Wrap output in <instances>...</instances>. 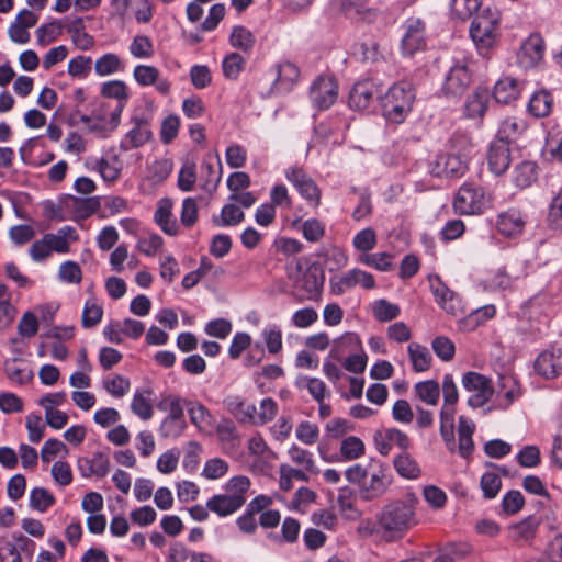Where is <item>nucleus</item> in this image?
<instances>
[{
  "instance_id": "obj_1",
  "label": "nucleus",
  "mask_w": 562,
  "mask_h": 562,
  "mask_svg": "<svg viewBox=\"0 0 562 562\" xmlns=\"http://www.w3.org/2000/svg\"><path fill=\"white\" fill-rule=\"evenodd\" d=\"M415 496L386 504L378 516V524L387 541L401 538L416 525Z\"/></svg>"
},
{
  "instance_id": "obj_2",
  "label": "nucleus",
  "mask_w": 562,
  "mask_h": 562,
  "mask_svg": "<svg viewBox=\"0 0 562 562\" xmlns=\"http://www.w3.org/2000/svg\"><path fill=\"white\" fill-rule=\"evenodd\" d=\"M414 101L415 90L412 83L395 82L380 98L382 115L390 123L401 124L412 111Z\"/></svg>"
},
{
  "instance_id": "obj_3",
  "label": "nucleus",
  "mask_w": 562,
  "mask_h": 562,
  "mask_svg": "<svg viewBox=\"0 0 562 562\" xmlns=\"http://www.w3.org/2000/svg\"><path fill=\"white\" fill-rule=\"evenodd\" d=\"M452 206L459 215H477L487 209L488 199L483 187L465 182L457 191Z\"/></svg>"
},
{
  "instance_id": "obj_4",
  "label": "nucleus",
  "mask_w": 562,
  "mask_h": 562,
  "mask_svg": "<svg viewBox=\"0 0 562 562\" xmlns=\"http://www.w3.org/2000/svg\"><path fill=\"white\" fill-rule=\"evenodd\" d=\"M393 481L387 464L379 461H370V471L359 487V494L364 501H372L386 493Z\"/></svg>"
},
{
  "instance_id": "obj_5",
  "label": "nucleus",
  "mask_w": 562,
  "mask_h": 562,
  "mask_svg": "<svg viewBox=\"0 0 562 562\" xmlns=\"http://www.w3.org/2000/svg\"><path fill=\"white\" fill-rule=\"evenodd\" d=\"M461 382L463 389L471 393L468 405L472 408L483 407L495 393L491 380L479 372L464 373Z\"/></svg>"
},
{
  "instance_id": "obj_6",
  "label": "nucleus",
  "mask_w": 562,
  "mask_h": 562,
  "mask_svg": "<svg viewBox=\"0 0 562 562\" xmlns=\"http://www.w3.org/2000/svg\"><path fill=\"white\" fill-rule=\"evenodd\" d=\"M472 71L467 60H457L445 76L441 91L447 98H459L469 88Z\"/></svg>"
},
{
  "instance_id": "obj_7",
  "label": "nucleus",
  "mask_w": 562,
  "mask_h": 562,
  "mask_svg": "<svg viewBox=\"0 0 562 562\" xmlns=\"http://www.w3.org/2000/svg\"><path fill=\"white\" fill-rule=\"evenodd\" d=\"M544 53L543 37L539 33H532L521 43L517 53V64L522 69H533L542 63Z\"/></svg>"
},
{
  "instance_id": "obj_8",
  "label": "nucleus",
  "mask_w": 562,
  "mask_h": 562,
  "mask_svg": "<svg viewBox=\"0 0 562 562\" xmlns=\"http://www.w3.org/2000/svg\"><path fill=\"white\" fill-rule=\"evenodd\" d=\"M495 394L496 397L494 404L487 408V412H491L492 409H508L518 398L521 397L522 391L519 382L514 375L501 374L498 376Z\"/></svg>"
},
{
  "instance_id": "obj_9",
  "label": "nucleus",
  "mask_w": 562,
  "mask_h": 562,
  "mask_svg": "<svg viewBox=\"0 0 562 562\" xmlns=\"http://www.w3.org/2000/svg\"><path fill=\"white\" fill-rule=\"evenodd\" d=\"M468 169V160L464 155L445 153L439 154L431 164L430 172L438 178H459Z\"/></svg>"
},
{
  "instance_id": "obj_10",
  "label": "nucleus",
  "mask_w": 562,
  "mask_h": 562,
  "mask_svg": "<svg viewBox=\"0 0 562 562\" xmlns=\"http://www.w3.org/2000/svg\"><path fill=\"white\" fill-rule=\"evenodd\" d=\"M358 284L366 290H371L375 288V280L371 273L357 268L330 279L331 291L337 295L344 294Z\"/></svg>"
},
{
  "instance_id": "obj_11",
  "label": "nucleus",
  "mask_w": 562,
  "mask_h": 562,
  "mask_svg": "<svg viewBox=\"0 0 562 562\" xmlns=\"http://www.w3.org/2000/svg\"><path fill=\"white\" fill-rule=\"evenodd\" d=\"M285 178L295 187L301 196L305 199L311 205H319L321 190L315 181L302 168H289L285 171Z\"/></svg>"
},
{
  "instance_id": "obj_12",
  "label": "nucleus",
  "mask_w": 562,
  "mask_h": 562,
  "mask_svg": "<svg viewBox=\"0 0 562 562\" xmlns=\"http://www.w3.org/2000/svg\"><path fill=\"white\" fill-rule=\"evenodd\" d=\"M338 97V86L333 78H317L310 91V98L315 108L318 110L329 109Z\"/></svg>"
},
{
  "instance_id": "obj_13",
  "label": "nucleus",
  "mask_w": 562,
  "mask_h": 562,
  "mask_svg": "<svg viewBox=\"0 0 562 562\" xmlns=\"http://www.w3.org/2000/svg\"><path fill=\"white\" fill-rule=\"evenodd\" d=\"M429 284L437 304L451 315H457L462 311V301L460 296L449 289L438 276L429 277Z\"/></svg>"
},
{
  "instance_id": "obj_14",
  "label": "nucleus",
  "mask_w": 562,
  "mask_h": 562,
  "mask_svg": "<svg viewBox=\"0 0 562 562\" xmlns=\"http://www.w3.org/2000/svg\"><path fill=\"white\" fill-rule=\"evenodd\" d=\"M524 314L527 316V323L521 327L524 334L529 335L532 339H538L546 335L550 316L541 305L537 302H530Z\"/></svg>"
},
{
  "instance_id": "obj_15",
  "label": "nucleus",
  "mask_w": 562,
  "mask_h": 562,
  "mask_svg": "<svg viewBox=\"0 0 562 562\" xmlns=\"http://www.w3.org/2000/svg\"><path fill=\"white\" fill-rule=\"evenodd\" d=\"M405 33L402 38V50L405 55L414 53L425 47V24L418 18H409L404 24Z\"/></svg>"
},
{
  "instance_id": "obj_16",
  "label": "nucleus",
  "mask_w": 562,
  "mask_h": 562,
  "mask_svg": "<svg viewBox=\"0 0 562 562\" xmlns=\"http://www.w3.org/2000/svg\"><path fill=\"white\" fill-rule=\"evenodd\" d=\"M512 161L509 142L499 137L491 143L487 153V164L490 170L496 175H503L509 167Z\"/></svg>"
},
{
  "instance_id": "obj_17",
  "label": "nucleus",
  "mask_w": 562,
  "mask_h": 562,
  "mask_svg": "<svg viewBox=\"0 0 562 562\" xmlns=\"http://www.w3.org/2000/svg\"><path fill=\"white\" fill-rule=\"evenodd\" d=\"M535 371L546 379H554L562 374V349L551 348L542 351L535 361Z\"/></svg>"
},
{
  "instance_id": "obj_18",
  "label": "nucleus",
  "mask_w": 562,
  "mask_h": 562,
  "mask_svg": "<svg viewBox=\"0 0 562 562\" xmlns=\"http://www.w3.org/2000/svg\"><path fill=\"white\" fill-rule=\"evenodd\" d=\"M379 93L378 85L370 79L353 85L349 92V106L355 110H366Z\"/></svg>"
},
{
  "instance_id": "obj_19",
  "label": "nucleus",
  "mask_w": 562,
  "mask_h": 562,
  "mask_svg": "<svg viewBox=\"0 0 562 562\" xmlns=\"http://www.w3.org/2000/svg\"><path fill=\"white\" fill-rule=\"evenodd\" d=\"M135 81L142 86H155L156 90L167 95L170 92V82L167 78L160 77L159 70L150 65H137L133 70Z\"/></svg>"
},
{
  "instance_id": "obj_20",
  "label": "nucleus",
  "mask_w": 562,
  "mask_h": 562,
  "mask_svg": "<svg viewBox=\"0 0 562 562\" xmlns=\"http://www.w3.org/2000/svg\"><path fill=\"white\" fill-rule=\"evenodd\" d=\"M525 223L526 222L520 211L509 209L497 215L495 227L503 236L514 237L522 233Z\"/></svg>"
},
{
  "instance_id": "obj_21",
  "label": "nucleus",
  "mask_w": 562,
  "mask_h": 562,
  "mask_svg": "<svg viewBox=\"0 0 562 562\" xmlns=\"http://www.w3.org/2000/svg\"><path fill=\"white\" fill-rule=\"evenodd\" d=\"M324 280L323 271L318 267L312 266L306 269L297 281V288L306 293L305 299L316 300L323 290Z\"/></svg>"
},
{
  "instance_id": "obj_22",
  "label": "nucleus",
  "mask_w": 562,
  "mask_h": 562,
  "mask_svg": "<svg viewBox=\"0 0 562 562\" xmlns=\"http://www.w3.org/2000/svg\"><path fill=\"white\" fill-rule=\"evenodd\" d=\"M224 406L240 423H251L255 420L257 408L254 404H248L239 395H227Z\"/></svg>"
},
{
  "instance_id": "obj_23",
  "label": "nucleus",
  "mask_w": 562,
  "mask_h": 562,
  "mask_svg": "<svg viewBox=\"0 0 562 562\" xmlns=\"http://www.w3.org/2000/svg\"><path fill=\"white\" fill-rule=\"evenodd\" d=\"M470 36L476 45L488 47L494 43L495 26L486 18H476L471 23Z\"/></svg>"
},
{
  "instance_id": "obj_24",
  "label": "nucleus",
  "mask_w": 562,
  "mask_h": 562,
  "mask_svg": "<svg viewBox=\"0 0 562 562\" xmlns=\"http://www.w3.org/2000/svg\"><path fill=\"white\" fill-rule=\"evenodd\" d=\"M206 506L210 512L220 517L229 516L241 508L240 501L237 497L228 496L226 493L213 495L207 499Z\"/></svg>"
},
{
  "instance_id": "obj_25",
  "label": "nucleus",
  "mask_w": 562,
  "mask_h": 562,
  "mask_svg": "<svg viewBox=\"0 0 562 562\" xmlns=\"http://www.w3.org/2000/svg\"><path fill=\"white\" fill-rule=\"evenodd\" d=\"M276 71L273 88L279 92H289L300 77L299 68L292 63L278 65Z\"/></svg>"
},
{
  "instance_id": "obj_26",
  "label": "nucleus",
  "mask_w": 562,
  "mask_h": 562,
  "mask_svg": "<svg viewBox=\"0 0 562 562\" xmlns=\"http://www.w3.org/2000/svg\"><path fill=\"white\" fill-rule=\"evenodd\" d=\"M519 94V81L512 77L502 78L494 86L493 95L498 103L509 104L515 101Z\"/></svg>"
},
{
  "instance_id": "obj_27",
  "label": "nucleus",
  "mask_w": 562,
  "mask_h": 562,
  "mask_svg": "<svg viewBox=\"0 0 562 562\" xmlns=\"http://www.w3.org/2000/svg\"><path fill=\"white\" fill-rule=\"evenodd\" d=\"M490 93L486 89H476L468 97L464 111L470 119H482L487 110Z\"/></svg>"
},
{
  "instance_id": "obj_28",
  "label": "nucleus",
  "mask_w": 562,
  "mask_h": 562,
  "mask_svg": "<svg viewBox=\"0 0 562 562\" xmlns=\"http://www.w3.org/2000/svg\"><path fill=\"white\" fill-rule=\"evenodd\" d=\"M552 108L553 97L550 91L544 89L536 91L528 102V112L535 117L548 116Z\"/></svg>"
},
{
  "instance_id": "obj_29",
  "label": "nucleus",
  "mask_w": 562,
  "mask_h": 562,
  "mask_svg": "<svg viewBox=\"0 0 562 562\" xmlns=\"http://www.w3.org/2000/svg\"><path fill=\"white\" fill-rule=\"evenodd\" d=\"M538 166L533 161H521L515 166L513 181L517 188L525 189L530 187L537 179Z\"/></svg>"
},
{
  "instance_id": "obj_30",
  "label": "nucleus",
  "mask_w": 562,
  "mask_h": 562,
  "mask_svg": "<svg viewBox=\"0 0 562 562\" xmlns=\"http://www.w3.org/2000/svg\"><path fill=\"white\" fill-rule=\"evenodd\" d=\"M414 394L420 402L435 406L439 402L440 386L435 380H426L417 382L414 385Z\"/></svg>"
},
{
  "instance_id": "obj_31",
  "label": "nucleus",
  "mask_w": 562,
  "mask_h": 562,
  "mask_svg": "<svg viewBox=\"0 0 562 562\" xmlns=\"http://www.w3.org/2000/svg\"><path fill=\"white\" fill-rule=\"evenodd\" d=\"M188 414L191 423L200 430L205 431L213 425V416L209 408L198 402H189Z\"/></svg>"
},
{
  "instance_id": "obj_32",
  "label": "nucleus",
  "mask_w": 562,
  "mask_h": 562,
  "mask_svg": "<svg viewBox=\"0 0 562 562\" xmlns=\"http://www.w3.org/2000/svg\"><path fill=\"white\" fill-rule=\"evenodd\" d=\"M366 453V446L362 439L357 436H348L340 442L339 454L342 461H353Z\"/></svg>"
},
{
  "instance_id": "obj_33",
  "label": "nucleus",
  "mask_w": 562,
  "mask_h": 562,
  "mask_svg": "<svg viewBox=\"0 0 562 562\" xmlns=\"http://www.w3.org/2000/svg\"><path fill=\"white\" fill-rule=\"evenodd\" d=\"M539 526V520L533 516H528L510 529L514 541L519 543L529 542L533 539Z\"/></svg>"
},
{
  "instance_id": "obj_34",
  "label": "nucleus",
  "mask_w": 562,
  "mask_h": 562,
  "mask_svg": "<svg viewBox=\"0 0 562 562\" xmlns=\"http://www.w3.org/2000/svg\"><path fill=\"white\" fill-rule=\"evenodd\" d=\"M124 68V63L121 60L119 55L114 53H106L99 57L94 63L95 74L100 77H105L123 71Z\"/></svg>"
},
{
  "instance_id": "obj_35",
  "label": "nucleus",
  "mask_w": 562,
  "mask_h": 562,
  "mask_svg": "<svg viewBox=\"0 0 562 562\" xmlns=\"http://www.w3.org/2000/svg\"><path fill=\"white\" fill-rule=\"evenodd\" d=\"M407 351L414 371L424 372L430 368L432 358L429 350L425 346H422L417 342H412L408 346Z\"/></svg>"
},
{
  "instance_id": "obj_36",
  "label": "nucleus",
  "mask_w": 562,
  "mask_h": 562,
  "mask_svg": "<svg viewBox=\"0 0 562 562\" xmlns=\"http://www.w3.org/2000/svg\"><path fill=\"white\" fill-rule=\"evenodd\" d=\"M67 204L71 206L78 217L87 218L100 209V200L93 198L67 196Z\"/></svg>"
},
{
  "instance_id": "obj_37",
  "label": "nucleus",
  "mask_w": 562,
  "mask_h": 562,
  "mask_svg": "<svg viewBox=\"0 0 562 562\" xmlns=\"http://www.w3.org/2000/svg\"><path fill=\"white\" fill-rule=\"evenodd\" d=\"M153 136L151 130H142L133 126L121 139L120 148L123 151H128L138 148L146 144Z\"/></svg>"
},
{
  "instance_id": "obj_38",
  "label": "nucleus",
  "mask_w": 562,
  "mask_h": 562,
  "mask_svg": "<svg viewBox=\"0 0 562 562\" xmlns=\"http://www.w3.org/2000/svg\"><path fill=\"white\" fill-rule=\"evenodd\" d=\"M394 469L402 477L414 480L420 475L417 462L404 451L393 460Z\"/></svg>"
},
{
  "instance_id": "obj_39",
  "label": "nucleus",
  "mask_w": 562,
  "mask_h": 562,
  "mask_svg": "<svg viewBox=\"0 0 562 562\" xmlns=\"http://www.w3.org/2000/svg\"><path fill=\"white\" fill-rule=\"evenodd\" d=\"M361 347V340L355 333H345L334 340L331 356L340 358L347 351H356Z\"/></svg>"
},
{
  "instance_id": "obj_40",
  "label": "nucleus",
  "mask_w": 562,
  "mask_h": 562,
  "mask_svg": "<svg viewBox=\"0 0 562 562\" xmlns=\"http://www.w3.org/2000/svg\"><path fill=\"white\" fill-rule=\"evenodd\" d=\"M244 218L245 214L239 206L235 204H226L223 206L221 215L213 218V223L218 227L234 226L241 223Z\"/></svg>"
},
{
  "instance_id": "obj_41",
  "label": "nucleus",
  "mask_w": 562,
  "mask_h": 562,
  "mask_svg": "<svg viewBox=\"0 0 562 562\" xmlns=\"http://www.w3.org/2000/svg\"><path fill=\"white\" fill-rule=\"evenodd\" d=\"M250 487V480L245 475H237L232 477L225 485V491L228 496L237 497L240 501V506L246 503V493Z\"/></svg>"
},
{
  "instance_id": "obj_42",
  "label": "nucleus",
  "mask_w": 562,
  "mask_h": 562,
  "mask_svg": "<svg viewBox=\"0 0 562 562\" xmlns=\"http://www.w3.org/2000/svg\"><path fill=\"white\" fill-rule=\"evenodd\" d=\"M547 222L551 229L562 231V187L549 204Z\"/></svg>"
},
{
  "instance_id": "obj_43",
  "label": "nucleus",
  "mask_w": 562,
  "mask_h": 562,
  "mask_svg": "<svg viewBox=\"0 0 562 562\" xmlns=\"http://www.w3.org/2000/svg\"><path fill=\"white\" fill-rule=\"evenodd\" d=\"M55 503L54 495L43 487H34L30 492V506L40 513H45Z\"/></svg>"
},
{
  "instance_id": "obj_44",
  "label": "nucleus",
  "mask_w": 562,
  "mask_h": 562,
  "mask_svg": "<svg viewBox=\"0 0 562 562\" xmlns=\"http://www.w3.org/2000/svg\"><path fill=\"white\" fill-rule=\"evenodd\" d=\"M229 41L233 47L248 52L255 44V36L248 29L238 25L233 29Z\"/></svg>"
},
{
  "instance_id": "obj_45",
  "label": "nucleus",
  "mask_w": 562,
  "mask_h": 562,
  "mask_svg": "<svg viewBox=\"0 0 562 562\" xmlns=\"http://www.w3.org/2000/svg\"><path fill=\"white\" fill-rule=\"evenodd\" d=\"M101 94L117 100L119 104H125L128 99L127 86L122 80L104 82L101 87Z\"/></svg>"
},
{
  "instance_id": "obj_46",
  "label": "nucleus",
  "mask_w": 562,
  "mask_h": 562,
  "mask_svg": "<svg viewBox=\"0 0 562 562\" xmlns=\"http://www.w3.org/2000/svg\"><path fill=\"white\" fill-rule=\"evenodd\" d=\"M4 373L12 383L19 385H24L31 382L34 376L32 370L26 367L16 366L15 361H5Z\"/></svg>"
},
{
  "instance_id": "obj_47",
  "label": "nucleus",
  "mask_w": 562,
  "mask_h": 562,
  "mask_svg": "<svg viewBox=\"0 0 562 562\" xmlns=\"http://www.w3.org/2000/svg\"><path fill=\"white\" fill-rule=\"evenodd\" d=\"M442 395L443 405L441 409H447L456 413L454 405L458 403L459 393L454 383L452 374H445L442 379Z\"/></svg>"
},
{
  "instance_id": "obj_48",
  "label": "nucleus",
  "mask_w": 562,
  "mask_h": 562,
  "mask_svg": "<svg viewBox=\"0 0 562 562\" xmlns=\"http://www.w3.org/2000/svg\"><path fill=\"white\" fill-rule=\"evenodd\" d=\"M269 353L277 355L282 350V331L277 325H268L261 333Z\"/></svg>"
},
{
  "instance_id": "obj_49",
  "label": "nucleus",
  "mask_w": 562,
  "mask_h": 562,
  "mask_svg": "<svg viewBox=\"0 0 562 562\" xmlns=\"http://www.w3.org/2000/svg\"><path fill=\"white\" fill-rule=\"evenodd\" d=\"M103 387L113 397H123L131 389L130 380L123 375L114 374L103 381Z\"/></svg>"
},
{
  "instance_id": "obj_50",
  "label": "nucleus",
  "mask_w": 562,
  "mask_h": 562,
  "mask_svg": "<svg viewBox=\"0 0 562 562\" xmlns=\"http://www.w3.org/2000/svg\"><path fill=\"white\" fill-rule=\"evenodd\" d=\"M158 408L160 411L168 412V415L165 418L186 419L182 407V400L179 396L167 395L162 397L158 403Z\"/></svg>"
},
{
  "instance_id": "obj_51",
  "label": "nucleus",
  "mask_w": 562,
  "mask_h": 562,
  "mask_svg": "<svg viewBox=\"0 0 562 562\" xmlns=\"http://www.w3.org/2000/svg\"><path fill=\"white\" fill-rule=\"evenodd\" d=\"M103 316V308L95 300H88L82 311L81 323L85 328L94 327Z\"/></svg>"
},
{
  "instance_id": "obj_52",
  "label": "nucleus",
  "mask_w": 562,
  "mask_h": 562,
  "mask_svg": "<svg viewBox=\"0 0 562 562\" xmlns=\"http://www.w3.org/2000/svg\"><path fill=\"white\" fill-rule=\"evenodd\" d=\"M61 24L57 21L42 24L36 30L37 44L41 46H46L56 41L57 37L61 34Z\"/></svg>"
},
{
  "instance_id": "obj_53",
  "label": "nucleus",
  "mask_w": 562,
  "mask_h": 562,
  "mask_svg": "<svg viewBox=\"0 0 562 562\" xmlns=\"http://www.w3.org/2000/svg\"><path fill=\"white\" fill-rule=\"evenodd\" d=\"M482 4L481 0H451V11L461 20L471 18Z\"/></svg>"
},
{
  "instance_id": "obj_54",
  "label": "nucleus",
  "mask_w": 562,
  "mask_h": 562,
  "mask_svg": "<svg viewBox=\"0 0 562 562\" xmlns=\"http://www.w3.org/2000/svg\"><path fill=\"white\" fill-rule=\"evenodd\" d=\"M245 59L238 53L226 56L222 63L223 74L227 79L235 80L243 71Z\"/></svg>"
},
{
  "instance_id": "obj_55",
  "label": "nucleus",
  "mask_w": 562,
  "mask_h": 562,
  "mask_svg": "<svg viewBox=\"0 0 562 562\" xmlns=\"http://www.w3.org/2000/svg\"><path fill=\"white\" fill-rule=\"evenodd\" d=\"M296 385L299 387H306L308 390V393L311 394V396L317 403H321L322 401H324L325 393H326V385L322 380H319L317 378L300 376L296 381Z\"/></svg>"
},
{
  "instance_id": "obj_56",
  "label": "nucleus",
  "mask_w": 562,
  "mask_h": 562,
  "mask_svg": "<svg viewBox=\"0 0 562 562\" xmlns=\"http://www.w3.org/2000/svg\"><path fill=\"white\" fill-rule=\"evenodd\" d=\"M289 454L293 462H295L299 465L304 467V469L307 472H311L314 474L318 473V469L315 465V462L313 460V454L310 451L304 450V449L297 447L296 445H293L289 450Z\"/></svg>"
},
{
  "instance_id": "obj_57",
  "label": "nucleus",
  "mask_w": 562,
  "mask_h": 562,
  "mask_svg": "<svg viewBox=\"0 0 562 562\" xmlns=\"http://www.w3.org/2000/svg\"><path fill=\"white\" fill-rule=\"evenodd\" d=\"M92 69V58L79 55L68 63V74L75 78H87Z\"/></svg>"
},
{
  "instance_id": "obj_58",
  "label": "nucleus",
  "mask_w": 562,
  "mask_h": 562,
  "mask_svg": "<svg viewBox=\"0 0 562 562\" xmlns=\"http://www.w3.org/2000/svg\"><path fill=\"white\" fill-rule=\"evenodd\" d=\"M196 181V167L192 161L187 160L178 175V187L184 192H189L193 189Z\"/></svg>"
},
{
  "instance_id": "obj_59",
  "label": "nucleus",
  "mask_w": 562,
  "mask_h": 562,
  "mask_svg": "<svg viewBox=\"0 0 562 562\" xmlns=\"http://www.w3.org/2000/svg\"><path fill=\"white\" fill-rule=\"evenodd\" d=\"M360 262L380 271H390L393 267L392 256L387 252L364 254L360 257Z\"/></svg>"
},
{
  "instance_id": "obj_60",
  "label": "nucleus",
  "mask_w": 562,
  "mask_h": 562,
  "mask_svg": "<svg viewBox=\"0 0 562 562\" xmlns=\"http://www.w3.org/2000/svg\"><path fill=\"white\" fill-rule=\"evenodd\" d=\"M376 234L371 227H367L358 232L352 240V245L357 250L367 252L376 246Z\"/></svg>"
},
{
  "instance_id": "obj_61",
  "label": "nucleus",
  "mask_w": 562,
  "mask_h": 562,
  "mask_svg": "<svg viewBox=\"0 0 562 562\" xmlns=\"http://www.w3.org/2000/svg\"><path fill=\"white\" fill-rule=\"evenodd\" d=\"M373 314L380 322H390L400 315V307L386 300H378L373 306Z\"/></svg>"
},
{
  "instance_id": "obj_62",
  "label": "nucleus",
  "mask_w": 562,
  "mask_h": 562,
  "mask_svg": "<svg viewBox=\"0 0 562 562\" xmlns=\"http://www.w3.org/2000/svg\"><path fill=\"white\" fill-rule=\"evenodd\" d=\"M296 438L305 445H314L318 440L319 429L317 425L303 420L295 429Z\"/></svg>"
},
{
  "instance_id": "obj_63",
  "label": "nucleus",
  "mask_w": 562,
  "mask_h": 562,
  "mask_svg": "<svg viewBox=\"0 0 562 562\" xmlns=\"http://www.w3.org/2000/svg\"><path fill=\"white\" fill-rule=\"evenodd\" d=\"M228 471V463L220 458H213L205 462L202 475L209 480L223 477Z\"/></svg>"
},
{
  "instance_id": "obj_64",
  "label": "nucleus",
  "mask_w": 562,
  "mask_h": 562,
  "mask_svg": "<svg viewBox=\"0 0 562 562\" xmlns=\"http://www.w3.org/2000/svg\"><path fill=\"white\" fill-rule=\"evenodd\" d=\"M180 119L176 114L168 115L161 123L160 139L164 144H170L178 135Z\"/></svg>"
}]
</instances>
